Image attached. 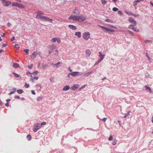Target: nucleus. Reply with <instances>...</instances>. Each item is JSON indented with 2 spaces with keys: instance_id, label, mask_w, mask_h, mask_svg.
<instances>
[{
  "instance_id": "obj_1",
  "label": "nucleus",
  "mask_w": 153,
  "mask_h": 153,
  "mask_svg": "<svg viewBox=\"0 0 153 153\" xmlns=\"http://www.w3.org/2000/svg\"><path fill=\"white\" fill-rule=\"evenodd\" d=\"M83 38L85 40H88L90 38V33L88 32H84L82 34Z\"/></svg>"
},
{
  "instance_id": "obj_2",
  "label": "nucleus",
  "mask_w": 153,
  "mask_h": 153,
  "mask_svg": "<svg viewBox=\"0 0 153 153\" xmlns=\"http://www.w3.org/2000/svg\"><path fill=\"white\" fill-rule=\"evenodd\" d=\"M100 27H101L102 29L103 30H105L106 31H107L108 32H114L115 31L114 30L112 29H110L104 26H99Z\"/></svg>"
},
{
  "instance_id": "obj_3",
  "label": "nucleus",
  "mask_w": 153,
  "mask_h": 153,
  "mask_svg": "<svg viewBox=\"0 0 153 153\" xmlns=\"http://www.w3.org/2000/svg\"><path fill=\"white\" fill-rule=\"evenodd\" d=\"M40 18V19L44 21H49L51 22H52V20L50 19L48 17H46L45 16H40L39 17Z\"/></svg>"
},
{
  "instance_id": "obj_4",
  "label": "nucleus",
  "mask_w": 153,
  "mask_h": 153,
  "mask_svg": "<svg viewBox=\"0 0 153 153\" xmlns=\"http://www.w3.org/2000/svg\"><path fill=\"white\" fill-rule=\"evenodd\" d=\"M69 19L72 20L73 21H78V16L73 15H71L68 18Z\"/></svg>"
},
{
  "instance_id": "obj_5",
  "label": "nucleus",
  "mask_w": 153,
  "mask_h": 153,
  "mask_svg": "<svg viewBox=\"0 0 153 153\" xmlns=\"http://www.w3.org/2000/svg\"><path fill=\"white\" fill-rule=\"evenodd\" d=\"M78 21L80 20L81 22H83L86 19V17L83 16L82 15H81L78 16Z\"/></svg>"
},
{
  "instance_id": "obj_6",
  "label": "nucleus",
  "mask_w": 153,
  "mask_h": 153,
  "mask_svg": "<svg viewBox=\"0 0 153 153\" xmlns=\"http://www.w3.org/2000/svg\"><path fill=\"white\" fill-rule=\"evenodd\" d=\"M35 125L36 126V128L33 129V131L34 132H36L41 127L40 126V123H36L35 124Z\"/></svg>"
},
{
  "instance_id": "obj_7",
  "label": "nucleus",
  "mask_w": 153,
  "mask_h": 153,
  "mask_svg": "<svg viewBox=\"0 0 153 153\" xmlns=\"http://www.w3.org/2000/svg\"><path fill=\"white\" fill-rule=\"evenodd\" d=\"M42 14H43V13L41 11L38 12L37 13V14L36 16V18L39 19H40V18L39 17L40 16H42Z\"/></svg>"
},
{
  "instance_id": "obj_8",
  "label": "nucleus",
  "mask_w": 153,
  "mask_h": 153,
  "mask_svg": "<svg viewBox=\"0 0 153 153\" xmlns=\"http://www.w3.org/2000/svg\"><path fill=\"white\" fill-rule=\"evenodd\" d=\"M2 4L4 6H8L11 4V2L10 1H5Z\"/></svg>"
},
{
  "instance_id": "obj_9",
  "label": "nucleus",
  "mask_w": 153,
  "mask_h": 153,
  "mask_svg": "<svg viewBox=\"0 0 153 153\" xmlns=\"http://www.w3.org/2000/svg\"><path fill=\"white\" fill-rule=\"evenodd\" d=\"M78 84L74 85L71 87V89L74 91L76 90L78 88Z\"/></svg>"
},
{
  "instance_id": "obj_10",
  "label": "nucleus",
  "mask_w": 153,
  "mask_h": 153,
  "mask_svg": "<svg viewBox=\"0 0 153 153\" xmlns=\"http://www.w3.org/2000/svg\"><path fill=\"white\" fill-rule=\"evenodd\" d=\"M38 54H40V53L36 51L34 52L31 56V57L33 59H34Z\"/></svg>"
},
{
  "instance_id": "obj_11",
  "label": "nucleus",
  "mask_w": 153,
  "mask_h": 153,
  "mask_svg": "<svg viewBox=\"0 0 153 153\" xmlns=\"http://www.w3.org/2000/svg\"><path fill=\"white\" fill-rule=\"evenodd\" d=\"M79 73V72H74L70 73V74H71V75L73 76H77Z\"/></svg>"
},
{
  "instance_id": "obj_12",
  "label": "nucleus",
  "mask_w": 153,
  "mask_h": 153,
  "mask_svg": "<svg viewBox=\"0 0 153 153\" xmlns=\"http://www.w3.org/2000/svg\"><path fill=\"white\" fill-rule=\"evenodd\" d=\"M68 26L70 29L72 30H76L77 29L76 27L73 25H69Z\"/></svg>"
},
{
  "instance_id": "obj_13",
  "label": "nucleus",
  "mask_w": 153,
  "mask_h": 153,
  "mask_svg": "<svg viewBox=\"0 0 153 153\" xmlns=\"http://www.w3.org/2000/svg\"><path fill=\"white\" fill-rule=\"evenodd\" d=\"M86 56L88 57L91 54V52L89 50H87L86 51Z\"/></svg>"
},
{
  "instance_id": "obj_14",
  "label": "nucleus",
  "mask_w": 153,
  "mask_h": 153,
  "mask_svg": "<svg viewBox=\"0 0 153 153\" xmlns=\"http://www.w3.org/2000/svg\"><path fill=\"white\" fill-rule=\"evenodd\" d=\"M70 88V87L68 85H66L65 86H64L63 88V91H67Z\"/></svg>"
},
{
  "instance_id": "obj_15",
  "label": "nucleus",
  "mask_w": 153,
  "mask_h": 153,
  "mask_svg": "<svg viewBox=\"0 0 153 153\" xmlns=\"http://www.w3.org/2000/svg\"><path fill=\"white\" fill-rule=\"evenodd\" d=\"M81 33L80 32H78L75 33V35L77 36L78 38H80L81 37Z\"/></svg>"
},
{
  "instance_id": "obj_16",
  "label": "nucleus",
  "mask_w": 153,
  "mask_h": 153,
  "mask_svg": "<svg viewBox=\"0 0 153 153\" xmlns=\"http://www.w3.org/2000/svg\"><path fill=\"white\" fill-rule=\"evenodd\" d=\"M17 7L20 8H25V6L19 3Z\"/></svg>"
},
{
  "instance_id": "obj_17",
  "label": "nucleus",
  "mask_w": 153,
  "mask_h": 153,
  "mask_svg": "<svg viewBox=\"0 0 153 153\" xmlns=\"http://www.w3.org/2000/svg\"><path fill=\"white\" fill-rule=\"evenodd\" d=\"M74 13L78 15L79 14L80 11L76 9L74 11Z\"/></svg>"
},
{
  "instance_id": "obj_18",
  "label": "nucleus",
  "mask_w": 153,
  "mask_h": 153,
  "mask_svg": "<svg viewBox=\"0 0 153 153\" xmlns=\"http://www.w3.org/2000/svg\"><path fill=\"white\" fill-rule=\"evenodd\" d=\"M105 56V54H102V55H99V56L100 58V59L101 60H102L104 59V58Z\"/></svg>"
},
{
  "instance_id": "obj_19",
  "label": "nucleus",
  "mask_w": 153,
  "mask_h": 153,
  "mask_svg": "<svg viewBox=\"0 0 153 153\" xmlns=\"http://www.w3.org/2000/svg\"><path fill=\"white\" fill-rule=\"evenodd\" d=\"M19 66V65L18 63H14L13 67L15 68H17Z\"/></svg>"
},
{
  "instance_id": "obj_20",
  "label": "nucleus",
  "mask_w": 153,
  "mask_h": 153,
  "mask_svg": "<svg viewBox=\"0 0 153 153\" xmlns=\"http://www.w3.org/2000/svg\"><path fill=\"white\" fill-rule=\"evenodd\" d=\"M145 88L146 89V90H149L150 91H152L151 89L149 87L146 85L145 86Z\"/></svg>"
},
{
  "instance_id": "obj_21",
  "label": "nucleus",
  "mask_w": 153,
  "mask_h": 153,
  "mask_svg": "<svg viewBox=\"0 0 153 153\" xmlns=\"http://www.w3.org/2000/svg\"><path fill=\"white\" fill-rule=\"evenodd\" d=\"M18 3H19L17 2H13L12 3V6L18 7Z\"/></svg>"
},
{
  "instance_id": "obj_22",
  "label": "nucleus",
  "mask_w": 153,
  "mask_h": 153,
  "mask_svg": "<svg viewBox=\"0 0 153 153\" xmlns=\"http://www.w3.org/2000/svg\"><path fill=\"white\" fill-rule=\"evenodd\" d=\"M92 73V71H91V72H88V73H86L84 75V76H88L90 74H91Z\"/></svg>"
},
{
  "instance_id": "obj_23",
  "label": "nucleus",
  "mask_w": 153,
  "mask_h": 153,
  "mask_svg": "<svg viewBox=\"0 0 153 153\" xmlns=\"http://www.w3.org/2000/svg\"><path fill=\"white\" fill-rule=\"evenodd\" d=\"M23 91L22 89H19V90H18L17 91V92L19 94H21L22 93H23Z\"/></svg>"
},
{
  "instance_id": "obj_24",
  "label": "nucleus",
  "mask_w": 153,
  "mask_h": 153,
  "mask_svg": "<svg viewBox=\"0 0 153 153\" xmlns=\"http://www.w3.org/2000/svg\"><path fill=\"white\" fill-rule=\"evenodd\" d=\"M43 99V97H37L36 98V100L38 101H39L40 100H42Z\"/></svg>"
},
{
  "instance_id": "obj_25",
  "label": "nucleus",
  "mask_w": 153,
  "mask_h": 153,
  "mask_svg": "<svg viewBox=\"0 0 153 153\" xmlns=\"http://www.w3.org/2000/svg\"><path fill=\"white\" fill-rule=\"evenodd\" d=\"M152 41L151 40H146L144 41V42L146 43H152Z\"/></svg>"
},
{
  "instance_id": "obj_26",
  "label": "nucleus",
  "mask_w": 153,
  "mask_h": 153,
  "mask_svg": "<svg viewBox=\"0 0 153 153\" xmlns=\"http://www.w3.org/2000/svg\"><path fill=\"white\" fill-rule=\"evenodd\" d=\"M146 56L147 57V58H148L149 61L150 62H151V59L150 58V57L149 56L148 53L147 52H146Z\"/></svg>"
},
{
  "instance_id": "obj_27",
  "label": "nucleus",
  "mask_w": 153,
  "mask_h": 153,
  "mask_svg": "<svg viewBox=\"0 0 153 153\" xmlns=\"http://www.w3.org/2000/svg\"><path fill=\"white\" fill-rule=\"evenodd\" d=\"M27 137L29 140H30L31 139V136L30 134L28 135L27 136Z\"/></svg>"
},
{
  "instance_id": "obj_28",
  "label": "nucleus",
  "mask_w": 153,
  "mask_h": 153,
  "mask_svg": "<svg viewBox=\"0 0 153 153\" xmlns=\"http://www.w3.org/2000/svg\"><path fill=\"white\" fill-rule=\"evenodd\" d=\"M102 61V60H101L100 59H98L97 61V62H96V63H95V65H97L99 63Z\"/></svg>"
},
{
  "instance_id": "obj_29",
  "label": "nucleus",
  "mask_w": 153,
  "mask_h": 153,
  "mask_svg": "<svg viewBox=\"0 0 153 153\" xmlns=\"http://www.w3.org/2000/svg\"><path fill=\"white\" fill-rule=\"evenodd\" d=\"M57 38H55L52 39L51 40V41L52 42H54L56 41Z\"/></svg>"
},
{
  "instance_id": "obj_30",
  "label": "nucleus",
  "mask_w": 153,
  "mask_h": 153,
  "mask_svg": "<svg viewBox=\"0 0 153 153\" xmlns=\"http://www.w3.org/2000/svg\"><path fill=\"white\" fill-rule=\"evenodd\" d=\"M117 140L116 139H114L112 142V144L114 145H115L117 143Z\"/></svg>"
},
{
  "instance_id": "obj_31",
  "label": "nucleus",
  "mask_w": 153,
  "mask_h": 153,
  "mask_svg": "<svg viewBox=\"0 0 153 153\" xmlns=\"http://www.w3.org/2000/svg\"><path fill=\"white\" fill-rule=\"evenodd\" d=\"M13 74L16 77H19V75L18 74L15 72H13Z\"/></svg>"
},
{
  "instance_id": "obj_32",
  "label": "nucleus",
  "mask_w": 153,
  "mask_h": 153,
  "mask_svg": "<svg viewBox=\"0 0 153 153\" xmlns=\"http://www.w3.org/2000/svg\"><path fill=\"white\" fill-rule=\"evenodd\" d=\"M60 64V62H58L57 63H56V64H55L54 65V66H56V67L57 68H58L59 67V66L58 65Z\"/></svg>"
},
{
  "instance_id": "obj_33",
  "label": "nucleus",
  "mask_w": 153,
  "mask_h": 153,
  "mask_svg": "<svg viewBox=\"0 0 153 153\" xmlns=\"http://www.w3.org/2000/svg\"><path fill=\"white\" fill-rule=\"evenodd\" d=\"M129 28L134 30V26L133 25H130L129 26Z\"/></svg>"
},
{
  "instance_id": "obj_34",
  "label": "nucleus",
  "mask_w": 153,
  "mask_h": 153,
  "mask_svg": "<svg viewBox=\"0 0 153 153\" xmlns=\"http://www.w3.org/2000/svg\"><path fill=\"white\" fill-rule=\"evenodd\" d=\"M39 72L38 71H35L32 73V74L35 75L37 74Z\"/></svg>"
},
{
  "instance_id": "obj_35",
  "label": "nucleus",
  "mask_w": 153,
  "mask_h": 153,
  "mask_svg": "<svg viewBox=\"0 0 153 153\" xmlns=\"http://www.w3.org/2000/svg\"><path fill=\"white\" fill-rule=\"evenodd\" d=\"M23 50H24V51L25 52V53H27V54H28L29 53L28 51H29V50L28 49H24Z\"/></svg>"
},
{
  "instance_id": "obj_36",
  "label": "nucleus",
  "mask_w": 153,
  "mask_h": 153,
  "mask_svg": "<svg viewBox=\"0 0 153 153\" xmlns=\"http://www.w3.org/2000/svg\"><path fill=\"white\" fill-rule=\"evenodd\" d=\"M118 10V9L116 7H114L113 8V10L114 11H116Z\"/></svg>"
},
{
  "instance_id": "obj_37",
  "label": "nucleus",
  "mask_w": 153,
  "mask_h": 153,
  "mask_svg": "<svg viewBox=\"0 0 153 153\" xmlns=\"http://www.w3.org/2000/svg\"><path fill=\"white\" fill-rule=\"evenodd\" d=\"M129 21L131 22H132L134 21V19L133 18L130 17L129 18Z\"/></svg>"
},
{
  "instance_id": "obj_38",
  "label": "nucleus",
  "mask_w": 153,
  "mask_h": 153,
  "mask_svg": "<svg viewBox=\"0 0 153 153\" xmlns=\"http://www.w3.org/2000/svg\"><path fill=\"white\" fill-rule=\"evenodd\" d=\"M125 12L128 14L129 15H133L132 13L131 12H128L127 11H126Z\"/></svg>"
},
{
  "instance_id": "obj_39",
  "label": "nucleus",
  "mask_w": 153,
  "mask_h": 153,
  "mask_svg": "<svg viewBox=\"0 0 153 153\" xmlns=\"http://www.w3.org/2000/svg\"><path fill=\"white\" fill-rule=\"evenodd\" d=\"M113 139V137H112V136L111 135V136L109 137V138H108V140H112Z\"/></svg>"
},
{
  "instance_id": "obj_40",
  "label": "nucleus",
  "mask_w": 153,
  "mask_h": 153,
  "mask_svg": "<svg viewBox=\"0 0 153 153\" xmlns=\"http://www.w3.org/2000/svg\"><path fill=\"white\" fill-rule=\"evenodd\" d=\"M55 47L56 46L54 45H53L50 47V49L51 50L53 49H54Z\"/></svg>"
},
{
  "instance_id": "obj_41",
  "label": "nucleus",
  "mask_w": 153,
  "mask_h": 153,
  "mask_svg": "<svg viewBox=\"0 0 153 153\" xmlns=\"http://www.w3.org/2000/svg\"><path fill=\"white\" fill-rule=\"evenodd\" d=\"M101 1L102 4H105L106 2V1H105V0H101Z\"/></svg>"
},
{
  "instance_id": "obj_42",
  "label": "nucleus",
  "mask_w": 153,
  "mask_h": 153,
  "mask_svg": "<svg viewBox=\"0 0 153 153\" xmlns=\"http://www.w3.org/2000/svg\"><path fill=\"white\" fill-rule=\"evenodd\" d=\"M105 21L108 22H112V20H111L109 19H106L105 20Z\"/></svg>"
},
{
  "instance_id": "obj_43",
  "label": "nucleus",
  "mask_w": 153,
  "mask_h": 153,
  "mask_svg": "<svg viewBox=\"0 0 153 153\" xmlns=\"http://www.w3.org/2000/svg\"><path fill=\"white\" fill-rule=\"evenodd\" d=\"M15 47L16 48L18 49L19 48V45L18 44H16L15 46Z\"/></svg>"
},
{
  "instance_id": "obj_44",
  "label": "nucleus",
  "mask_w": 153,
  "mask_h": 153,
  "mask_svg": "<svg viewBox=\"0 0 153 153\" xmlns=\"http://www.w3.org/2000/svg\"><path fill=\"white\" fill-rule=\"evenodd\" d=\"M25 86L26 88H28L29 87V84H27V83H25Z\"/></svg>"
},
{
  "instance_id": "obj_45",
  "label": "nucleus",
  "mask_w": 153,
  "mask_h": 153,
  "mask_svg": "<svg viewBox=\"0 0 153 153\" xmlns=\"http://www.w3.org/2000/svg\"><path fill=\"white\" fill-rule=\"evenodd\" d=\"M31 92H32V93L33 94L35 95L36 94L34 90H32L31 91Z\"/></svg>"
},
{
  "instance_id": "obj_46",
  "label": "nucleus",
  "mask_w": 153,
  "mask_h": 153,
  "mask_svg": "<svg viewBox=\"0 0 153 153\" xmlns=\"http://www.w3.org/2000/svg\"><path fill=\"white\" fill-rule=\"evenodd\" d=\"M107 119V118H103L101 120L103 121L104 122H105L106 120V119Z\"/></svg>"
},
{
  "instance_id": "obj_47",
  "label": "nucleus",
  "mask_w": 153,
  "mask_h": 153,
  "mask_svg": "<svg viewBox=\"0 0 153 153\" xmlns=\"http://www.w3.org/2000/svg\"><path fill=\"white\" fill-rule=\"evenodd\" d=\"M118 14L120 15H121L122 14V12L121 11H119L118 12Z\"/></svg>"
},
{
  "instance_id": "obj_48",
  "label": "nucleus",
  "mask_w": 153,
  "mask_h": 153,
  "mask_svg": "<svg viewBox=\"0 0 153 153\" xmlns=\"http://www.w3.org/2000/svg\"><path fill=\"white\" fill-rule=\"evenodd\" d=\"M129 112H128L127 114H125L124 116L123 117L124 118H126L127 116L129 114Z\"/></svg>"
},
{
  "instance_id": "obj_49",
  "label": "nucleus",
  "mask_w": 153,
  "mask_h": 153,
  "mask_svg": "<svg viewBox=\"0 0 153 153\" xmlns=\"http://www.w3.org/2000/svg\"><path fill=\"white\" fill-rule=\"evenodd\" d=\"M46 124V122H42V123L41 124V126H42V125H45Z\"/></svg>"
},
{
  "instance_id": "obj_50",
  "label": "nucleus",
  "mask_w": 153,
  "mask_h": 153,
  "mask_svg": "<svg viewBox=\"0 0 153 153\" xmlns=\"http://www.w3.org/2000/svg\"><path fill=\"white\" fill-rule=\"evenodd\" d=\"M14 93H15V91H11L9 93V94L10 95Z\"/></svg>"
},
{
  "instance_id": "obj_51",
  "label": "nucleus",
  "mask_w": 153,
  "mask_h": 153,
  "mask_svg": "<svg viewBox=\"0 0 153 153\" xmlns=\"http://www.w3.org/2000/svg\"><path fill=\"white\" fill-rule=\"evenodd\" d=\"M15 97V98L19 99H20V97L19 96H16Z\"/></svg>"
},
{
  "instance_id": "obj_52",
  "label": "nucleus",
  "mask_w": 153,
  "mask_h": 153,
  "mask_svg": "<svg viewBox=\"0 0 153 153\" xmlns=\"http://www.w3.org/2000/svg\"><path fill=\"white\" fill-rule=\"evenodd\" d=\"M139 30L138 29H137V28H136L134 27V31H136V32H138L139 31Z\"/></svg>"
},
{
  "instance_id": "obj_53",
  "label": "nucleus",
  "mask_w": 153,
  "mask_h": 153,
  "mask_svg": "<svg viewBox=\"0 0 153 153\" xmlns=\"http://www.w3.org/2000/svg\"><path fill=\"white\" fill-rule=\"evenodd\" d=\"M56 41L58 43H60L61 42V40L60 39H57Z\"/></svg>"
},
{
  "instance_id": "obj_54",
  "label": "nucleus",
  "mask_w": 153,
  "mask_h": 153,
  "mask_svg": "<svg viewBox=\"0 0 153 153\" xmlns=\"http://www.w3.org/2000/svg\"><path fill=\"white\" fill-rule=\"evenodd\" d=\"M11 25V24L10 23L8 22L7 24V26L8 27L10 26Z\"/></svg>"
},
{
  "instance_id": "obj_55",
  "label": "nucleus",
  "mask_w": 153,
  "mask_h": 153,
  "mask_svg": "<svg viewBox=\"0 0 153 153\" xmlns=\"http://www.w3.org/2000/svg\"><path fill=\"white\" fill-rule=\"evenodd\" d=\"M38 79V76H37V77L34 76L33 77V79H36L37 80Z\"/></svg>"
},
{
  "instance_id": "obj_56",
  "label": "nucleus",
  "mask_w": 153,
  "mask_h": 153,
  "mask_svg": "<svg viewBox=\"0 0 153 153\" xmlns=\"http://www.w3.org/2000/svg\"><path fill=\"white\" fill-rule=\"evenodd\" d=\"M15 38L14 36H13L11 39V41H13L15 39Z\"/></svg>"
},
{
  "instance_id": "obj_57",
  "label": "nucleus",
  "mask_w": 153,
  "mask_h": 153,
  "mask_svg": "<svg viewBox=\"0 0 153 153\" xmlns=\"http://www.w3.org/2000/svg\"><path fill=\"white\" fill-rule=\"evenodd\" d=\"M32 66H33L32 65H29L28 66V67L29 68L31 69L32 68Z\"/></svg>"
},
{
  "instance_id": "obj_58",
  "label": "nucleus",
  "mask_w": 153,
  "mask_h": 153,
  "mask_svg": "<svg viewBox=\"0 0 153 153\" xmlns=\"http://www.w3.org/2000/svg\"><path fill=\"white\" fill-rule=\"evenodd\" d=\"M143 1V0H137L135 1H136L137 3L138 2H139L141 1Z\"/></svg>"
},
{
  "instance_id": "obj_59",
  "label": "nucleus",
  "mask_w": 153,
  "mask_h": 153,
  "mask_svg": "<svg viewBox=\"0 0 153 153\" xmlns=\"http://www.w3.org/2000/svg\"><path fill=\"white\" fill-rule=\"evenodd\" d=\"M30 80L31 81H32V82H33V83H34V80H33V79L32 78H30Z\"/></svg>"
},
{
  "instance_id": "obj_60",
  "label": "nucleus",
  "mask_w": 153,
  "mask_h": 153,
  "mask_svg": "<svg viewBox=\"0 0 153 153\" xmlns=\"http://www.w3.org/2000/svg\"><path fill=\"white\" fill-rule=\"evenodd\" d=\"M128 31L130 33L132 34L133 35V33L132 31H129V30H128Z\"/></svg>"
},
{
  "instance_id": "obj_61",
  "label": "nucleus",
  "mask_w": 153,
  "mask_h": 153,
  "mask_svg": "<svg viewBox=\"0 0 153 153\" xmlns=\"http://www.w3.org/2000/svg\"><path fill=\"white\" fill-rule=\"evenodd\" d=\"M68 69L69 71L70 72L72 71V70L71 69L70 67H69L68 68Z\"/></svg>"
},
{
  "instance_id": "obj_62",
  "label": "nucleus",
  "mask_w": 153,
  "mask_h": 153,
  "mask_svg": "<svg viewBox=\"0 0 153 153\" xmlns=\"http://www.w3.org/2000/svg\"><path fill=\"white\" fill-rule=\"evenodd\" d=\"M6 45V44H3L2 45V47H5Z\"/></svg>"
},
{
  "instance_id": "obj_63",
  "label": "nucleus",
  "mask_w": 153,
  "mask_h": 153,
  "mask_svg": "<svg viewBox=\"0 0 153 153\" xmlns=\"http://www.w3.org/2000/svg\"><path fill=\"white\" fill-rule=\"evenodd\" d=\"M10 100H11L10 99H7L6 100V101L7 102H9Z\"/></svg>"
},
{
  "instance_id": "obj_64",
  "label": "nucleus",
  "mask_w": 153,
  "mask_h": 153,
  "mask_svg": "<svg viewBox=\"0 0 153 153\" xmlns=\"http://www.w3.org/2000/svg\"><path fill=\"white\" fill-rule=\"evenodd\" d=\"M5 105L6 106H9V104L8 103H6L5 104Z\"/></svg>"
}]
</instances>
